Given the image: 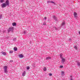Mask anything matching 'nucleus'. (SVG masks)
I'll return each mask as SVG.
<instances>
[{"label": "nucleus", "instance_id": "423d86ee", "mask_svg": "<svg viewBox=\"0 0 80 80\" xmlns=\"http://www.w3.org/2000/svg\"><path fill=\"white\" fill-rule=\"evenodd\" d=\"M74 16L75 18H77V13L76 12H74Z\"/></svg>", "mask_w": 80, "mask_h": 80}, {"label": "nucleus", "instance_id": "5701e85b", "mask_svg": "<svg viewBox=\"0 0 80 80\" xmlns=\"http://www.w3.org/2000/svg\"><path fill=\"white\" fill-rule=\"evenodd\" d=\"M1 18H2V14L0 15V19H1Z\"/></svg>", "mask_w": 80, "mask_h": 80}, {"label": "nucleus", "instance_id": "7c9ffc66", "mask_svg": "<svg viewBox=\"0 0 80 80\" xmlns=\"http://www.w3.org/2000/svg\"><path fill=\"white\" fill-rule=\"evenodd\" d=\"M44 19H45V20H46V19H47V17H44Z\"/></svg>", "mask_w": 80, "mask_h": 80}, {"label": "nucleus", "instance_id": "9b49d317", "mask_svg": "<svg viewBox=\"0 0 80 80\" xmlns=\"http://www.w3.org/2000/svg\"><path fill=\"white\" fill-rule=\"evenodd\" d=\"M12 25L14 27L15 26H16V25H17V23H16L15 22H13L12 23Z\"/></svg>", "mask_w": 80, "mask_h": 80}, {"label": "nucleus", "instance_id": "e433bc0d", "mask_svg": "<svg viewBox=\"0 0 80 80\" xmlns=\"http://www.w3.org/2000/svg\"><path fill=\"white\" fill-rule=\"evenodd\" d=\"M1 32V30H0V32Z\"/></svg>", "mask_w": 80, "mask_h": 80}, {"label": "nucleus", "instance_id": "f3484780", "mask_svg": "<svg viewBox=\"0 0 80 80\" xmlns=\"http://www.w3.org/2000/svg\"><path fill=\"white\" fill-rule=\"evenodd\" d=\"M53 29H54V31H55V30H57H57H58V29H57V28H56V27H53Z\"/></svg>", "mask_w": 80, "mask_h": 80}, {"label": "nucleus", "instance_id": "c756f323", "mask_svg": "<svg viewBox=\"0 0 80 80\" xmlns=\"http://www.w3.org/2000/svg\"><path fill=\"white\" fill-rule=\"evenodd\" d=\"M71 40H72V39H69V41H71Z\"/></svg>", "mask_w": 80, "mask_h": 80}, {"label": "nucleus", "instance_id": "4c0bfd02", "mask_svg": "<svg viewBox=\"0 0 80 80\" xmlns=\"http://www.w3.org/2000/svg\"><path fill=\"white\" fill-rule=\"evenodd\" d=\"M30 43H31V42H30Z\"/></svg>", "mask_w": 80, "mask_h": 80}, {"label": "nucleus", "instance_id": "6ab92c4d", "mask_svg": "<svg viewBox=\"0 0 80 80\" xmlns=\"http://www.w3.org/2000/svg\"><path fill=\"white\" fill-rule=\"evenodd\" d=\"M0 2L1 3H3L4 2V0H0Z\"/></svg>", "mask_w": 80, "mask_h": 80}, {"label": "nucleus", "instance_id": "c85d7f7f", "mask_svg": "<svg viewBox=\"0 0 80 80\" xmlns=\"http://www.w3.org/2000/svg\"><path fill=\"white\" fill-rule=\"evenodd\" d=\"M49 76H52V74L49 73Z\"/></svg>", "mask_w": 80, "mask_h": 80}, {"label": "nucleus", "instance_id": "4468645a", "mask_svg": "<svg viewBox=\"0 0 80 80\" xmlns=\"http://www.w3.org/2000/svg\"><path fill=\"white\" fill-rule=\"evenodd\" d=\"M62 55H63V54H60V58H61V59L63 58L62 57Z\"/></svg>", "mask_w": 80, "mask_h": 80}, {"label": "nucleus", "instance_id": "7ed1b4c3", "mask_svg": "<svg viewBox=\"0 0 80 80\" xmlns=\"http://www.w3.org/2000/svg\"><path fill=\"white\" fill-rule=\"evenodd\" d=\"M14 28L13 27L10 28L8 30V33H9L10 31H12L13 30Z\"/></svg>", "mask_w": 80, "mask_h": 80}, {"label": "nucleus", "instance_id": "aec40b11", "mask_svg": "<svg viewBox=\"0 0 80 80\" xmlns=\"http://www.w3.org/2000/svg\"><path fill=\"white\" fill-rule=\"evenodd\" d=\"M74 48H75L76 50H77V46H75Z\"/></svg>", "mask_w": 80, "mask_h": 80}, {"label": "nucleus", "instance_id": "412c9836", "mask_svg": "<svg viewBox=\"0 0 80 80\" xmlns=\"http://www.w3.org/2000/svg\"><path fill=\"white\" fill-rule=\"evenodd\" d=\"M64 73H65V72H63L62 71V73H61V75H64Z\"/></svg>", "mask_w": 80, "mask_h": 80}, {"label": "nucleus", "instance_id": "f03ea898", "mask_svg": "<svg viewBox=\"0 0 80 80\" xmlns=\"http://www.w3.org/2000/svg\"><path fill=\"white\" fill-rule=\"evenodd\" d=\"M3 68L4 70V73H7V72H8V71H7V66H4L3 67Z\"/></svg>", "mask_w": 80, "mask_h": 80}, {"label": "nucleus", "instance_id": "a211bd4d", "mask_svg": "<svg viewBox=\"0 0 80 80\" xmlns=\"http://www.w3.org/2000/svg\"><path fill=\"white\" fill-rule=\"evenodd\" d=\"M43 70L45 72H46L47 71V68L45 67L44 68Z\"/></svg>", "mask_w": 80, "mask_h": 80}, {"label": "nucleus", "instance_id": "473e14b6", "mask_svg": "<svg viewBox=\"0 0 80 80\" xmlns=\"http://www.w3.org/2000/svg\"><path fill=\"white\" fill-rule=\"evenodd\" d=\"M70 77L71 78H72V76H70Z\"/></svg>", "mask_w": 80, "mask_h": 80}, {"label": "nucleus", "instance_id": "f704fd0d", "mask_svg": "<svg viewBox=\"0 0 80 80\" xmlns=\"http://www.w3.org/2000/svg\"><path fill=\"white\" fill-rule=\"evenodd\" d=\"M73 80V79H72V78L70 79V80Z\"/></svg>", "mask_w": 80, "mask_h": 80}, {"label": "nucleus", "instance_id": "2f4dec72", "mask_svg": "<svg viewBox=\"0 0 80 80\" xmlns=\"http://www.w3.org/2000/svg\"><path fill=\"white\" fill-rule=\"evenodd\" d=\"M10 62H13V60H10Z\"/></svg>", "mask_w": 80, "mask_h": 80}, {"label": "nucleus", "instance_id": "393cba45", "mask_svg": "<svg viewBox=\"0 0 80 80\" xmlns=\"http://www.w3.org/2000/svg\"><path fill=\"white\" fill-rule=\"evenodd\" d=\"M13 53V52L11 50L9 52L10 53Z\"/></svg>", "mask_w": 80, "mask_h": 80}, {"label": "nucleus", "instance_id": "bb28decb", "mask_svg": "<svg viewBox=\"0 0 80 80\" xmlns=\"http://www.w3.org/2000/svg\"><path fill=\"white\" fill-rule=\"evenodd\" d=\"M60 68H62L63 67V66H60Z\"/></svg>", "mask_w": 80, "mask_h": 80}, {"label": "nucleus", "instance_id": "2eb2a0df", "mask_svg": "<svg viewBox=\"0 0 80 80\" xmlns=\"http://www.w3.org/2000/svg\"><path fill=\"white\" fill-rule=\"evenodd\" d=\"M53 18L55 20H57V17H55V16H53Z\"/></svg>", "mask_w": 80, "mask_h": 80}, {"label": "nucleus", "instance_id": "f257e3e1", "mask_svg": "<svg viewBox=\"0 0 80 80\" xmlns=\"http://www.w3.org/2000/svg\"><path fill=\"white\" fill-rule=\"evenodd\" d=\"M9 0H7L5 3H3L1 5L2 8H5L7 6H9Z\"/></svg>", "mask_w": 80, "mask_h": 80}, {"label": "nucleus", "instance_id": "c9c22d12", "mask_svg": "<svg viewBox=\"0 0 80 80\" xmlns=\"http://www.w3.org/2000/svg\"><path fill=\"white\" fill-rule=\"evenodd\" d=\"M4 32H6L5 31H3V33H4Z\"/></svg>", "mask_w": 80, "mask_h": 80}, {"label": "nucleus", "instance_id": "72a5a7b5", "mask_svg": "<svg viewBox=\"0 0 80 80\" xmlns=\"http://www.w3.org/2000/svg\"><path fill=\"white\" fill-rule=\"evenodd\" d=\"M79 35H80V31L79 32Z\"/></svg>", "mask_w": 80, "mask_h": 80}, {"label": "nucleus", "instance_id": "20e7f679", "mask_svg": "<svg viewBox=\"0 0 80 80\" xmlns=\"http://www.w3.org/2000/svg\"><path fill=\"white\" fill-rule=\"evenodd\" d=\"M54 3V5H55V2L51 1H47V3Z\"/></svg>", "mask_w": 80, "mask_h": 80}, {"label": "nucleus", "instance_id": "f8f14e48", "mask_svg": "<svg viewBox=\"0 0 80 80\" xmlns=\"http://www.w3.org/2000/svg\"><path fill=\"white\" fill-rule=\"evenodd\" d=\"M19 57H20V58H23V55L22 54H20L19 55Z\"/></svg>", "mask_w": 80, "mask_h": 80}, {"label": "nucleus", "instance_id": "ddd939ff", "mask_svg": "<svg viewBox=\"0 0 80 80\" xmlns=\"http://www.w3.org/2000/svg\"><path fill=\"white\" fill-rule=\"evenodd\" d=\"M1 53H2V54H3V55H6V52H2Z\"/></svg>", "mask_w": 80, "mask_h": 80}, {"label": "nucleus", "instance_id": "b1692460", "mask_svg": "<svg viewBox=\"0 0 80 80\" xmlns=\"http://www.w3.org/2000/svg\"><path fill=\"white\" fill-rule=\"evenodd\" d=\"M27 31H24V32H23L24 34H26V33H27Z\"/></svg>", "mask_w": 80, "mask_h": 80}, {"label": "nucleus", "instance_id": "4be33fe9", "mask_svg": "<svg viewBox=\"0 0 80 80\" xmlns=\"http://www.w3.org/2000/svg\"><path fill=\"white\" fill-rule=\"evenodd\" d=\"M16 40H17V38H14L13 39V41H14V42H15V41H16Z\"/></svg>", "mask_w": 80, "mask_h": 80}, {"label": "nucleus", "instance_id": "cd10ccee", "mask_svg": "<svg viewBox=\"0 0 80 80\" xmlns=\"http://www.w3.org/2000/svg\"><path fill=\"white\" fill-rule=\"evenodd\" d=\"M27 70H29V69H30V67H28L27 68Z\"/></svg>", "mask_w": 80, "mask_h": 80}, {"label": "nucleus", "instance_id": "1a4fd4ad", "mask_svg": "<svg viewBox=\"0 0 80 80\" xmlns=\"http://www.w3.org/2000/svg\"><path fill=\"white\" fill-rule=\"evenodd\" d=\"M46 58V60H50V59H51V57H47Z\"/></svg>", "mask_w": 80, "mask_h": 80}, {"label": "nucleus", "instance_id": "dca6fc26", "mask_svg": "<svg viewBox=\"0 0 80 80\" xmlns=\"http://www.w3.org/2000/svg\"><path fill=\"white\" fill-rule=\"evenodd\" d=\"M77 65L78 67H80V62H77Z\"/></svg>", "mask_w": 80, "mask_h": 80}, {"label": "nucleus", "instance_id": "0eeeda50", "mask_svg": "<svg viewBox=\"0 0 80 80\" xmlns=\"http://www.w3.org/2000/svg\"><path fill=\"white\" fill-rule=\"evenodd\" d=\"M65 25V22H62L61 24V26H60L59 27L60 28H61V27H63V26H64Z\"/></svg>", "mask_w": 80, "mask_h": 80}, {"label": "nucleus", "instance_id": "39448f33", "mask_svg": "<svg viewBox=\"0 0 80 80\" xmlns=\"http://www.w3.org/2000/svg\"><path fill=\"white\" fill-rule=\"evenodd\" d=\"M62 60L61 61V63H64V62H65V58H62Z\"/></svg>", "mask_w": 80, "mask_h": 80}, {"label": "nucleus", "instance_id": "6e6552de", "mask_svg": "<svg viewBox=\"0 0 80 80\" xmlns=\"http://www.w3.org/2000/svg\"><path fill=\"white\" fill-rule=\"evenodd\" d=\"M26 74V72L25 71H24L22 73V76L24 77V76H25V74Z\"/></svg>", "mask_w": 80, "mask_h": 80}, {"label": "nucleus", "instance_id": "9d476101", "mask_svg": "<svg viewBox=\"0 0 80 80\" xmlns=\"http://www.w3.org/2000/svg\"><path fill=\"white\" fill-rule=\"evenodd\" d=\"M13 49L14 51H17L18 48H17V47H15Z\"/></svg>", "mask_w": 80, "mask_h": 80}, {"label": "nucleus", "instance_id": "a878e982", "mask_svg": "<svg viewBox=\"0 0 80 80\" xmlns=\"http://www.w3.org/2000/svg\"><path fill=\"white\" fill-rule=\"evenodd\" d=\"M43 25H46V22H44L43 23Z\"/></svg>", "mask_w": 80, "mask_h": 80}]
</instances>
